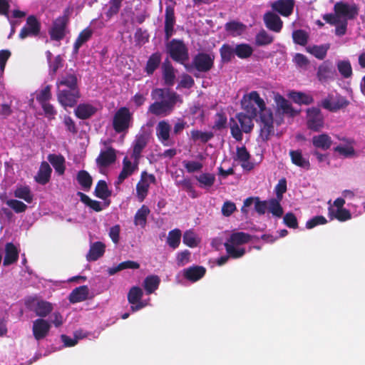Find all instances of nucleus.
<instances>
[{
	"mask_svg": "<svg viewBox=\"0 0 365 365\" xmlns=\"http://www.w3.org/2000/svg\"><path fill=\"white\" fill-rule=\"evenodd\" d=\"M242 109L251 116L259 115L261 121V136L267 139L273 132V115L270 109L266 107L264 101L257 91H251L243 96L241 100Z\"/></svg>",
	"mask_w": 365,
	"mask_h": 365,
	"instance_id": "1",
	"label": "nucleus"
},
{
	"mask_svg": "<svg viewBox=\"0 0 365 365\" xmlns=\"http://www.w3.org/2000/svg\"><path fill=\"white\" fill-rule=\"evenodd\" d=\"M334 11V14H324L323 19L327 23L334 25L336 35L341 36L346 34L347 21L354 19L357 15L358 8L354 3L339 1L335 4Z\"/></svg>",
	"mask_w": 365,
	"mask_h": 365,
	"instance_id": "2",
	"label": "nucleus"
},
{
	"mask_svg": "<svg viewBox=\"0 0 365 365\" xmlns=\"http://www.w3.org/2000/svg\"><path fill=\"white\" fill-rule=\"evenodd\" d=\"M153 98L159 100L149 107V111L156 115H166L168 114L173 105L178 101V96L169 90L160 88L155 89L152 92Z\"/></svg>",
	"mask_w": 365,
	"mask_h": 365,
	"instance_id": "3",
	"label": "nucleus"
},
{
	"mask_svg": "<svg viewBox=\"0 0 365 365\" xmlns=\"http://www.w3.org/2000/svg\"><path fill=\"white\" fill-rule=\"evenodd\" d=\"M250 240V236L248 234L241 232L232 233L225 243V247L229 256L233 258L242 257L245 253L243 246Z\"/></svg>",
	"mask_w": 365,
	"mask_h": 365,
	"instance_id": "4",
	"label": "nucleus"
},
{
	"mask_svg": "<svg viewBox=\"0 0 365 365\" xmlns=\"http://www.w3.org/2000/svg\"><path fill=\"white\" fill-rule=\"evenodd\" d=\"M344 199L336 198L333 205H330L329 207V216L331 218L337 219L341 222H344L350 220L352 215H354V216H358L365 212V203L363 205V209H361L359 211H353L352 214L349 210L344 208Z\"/></svg>",
	"mask_w": 365,
	"mask_h": 365,
	"instance_id": "5",
	"label": "nucleus"
},
{
	"mask_svg": "<svg viewBox=\"0 0 365 365\" xmlns=\"http://www.w3.org/2000/svg\"><path fill=\"white\" fill-rule=\"evenodd\" d=\"M255 116L240 113L237 115L236 120H232L230 124L232 136L237 140L242 139V131L250 132L253 128L252 118Z\"/></svg>",
	"mask_w": 365,
	"mask_h": 365,
	"instance_id": "6",
	"label": "nucleus"
},
{
	"mask_svg": "<svg viewBox=\"0 0 365 365\" xmlns=\"http://www.w3.org/2000/svg\"><path fill=\"white\" fill-rule=\"evenodd\" d=\"M133 120V115L125 107L119 108L113 116V125L118 133L123 132L128 129Z\"/></svg>",
	"mask_w": 365,
	"mask_h": 365,
	"instance_id": "7",
	"label": "nucleus"
},
{
	"mask_svg": "<svg viewBox=\"0 0 365 365\" xmlns=\"http://www.w3.org/2000/svg\"><path fill=\"white\" fill-rule=\"evenodd\" d=\"M307 125L314 131H319L324 126V116L319 109L310 108L307 110Z\"/></svg>",
	"mask_w": 365,
	"mask_h": 365,
	"instance_id": "8",
	"label": "nucleus"
},
{
	"mask_svg": "<svg viewBox=\"0 0 365 365\" xmlns=\"http://www.w3.org/2000/svg\"><path fill=\"white\" fill-rule=\"evenodd\" d=\"M167 50L171 58L176 61L183 63L188 58L187 51L182 41L173 40L167 45Z\"/></svg>",
	"mask_w": 365,
	"mask_h": 365,
	"instance_id": "9",
	"label": "nucleus"
},
{
	"mask_svg": "<svg viewBox=\"0 0 365 365\" xmlns=\"http://www.w3.org/2000/svg\"><path fill=\"white\" fill-rule=\"evenodd\" d=\"M155 178L152 174L146 172L141 173L140 180L136 185V196L140 202H143L146 197L150 185L155 183Z\"/></svg>",
	"mask_w": 365,
	"mask_h": 365,
	"instance_id": "10",
	"label": "nucleus"
},
{
	"mask_svg": "<svg viewBox=\"0 0 365 365\" xmlns=\"http://www.w3.org/2000/svg\"><path fill=\"white\" fill-rule=\"evenodd\" d=\"M143 294L142 289L138 287H133L130 289L128 294V299L129 303L131 304L130 309L133 312L140 310L149 304V299L141 300Z\"/></svg>",
	"mask_w": 365,
	"mask_h": 365,
	"instance_id": "11",
	"label": "nucleus"
},
{
	"mask_svg": "<svg viewBox=\"0 0 365 365\" xmlns=\"http://www.w3.org/2000/svg\"><path fill=\"white\" fill-rule=\"evenodd\" d=\"M29 307L31 311L41 317H46L53 309V306L51 303L37 298L30 300L29 302Z\"/></svg>",
	"mask_w": 365,
	"mask_h": 365,
	"instance_id": "12",
	"label": "nucleus"
},
{
	"mask_svg": "<svg viewBox=\"0 0 365 365\" xmlns=\"http://www.w3.org/2000/svg\"><path fill=\"white\" fill-rule=\"evenodd\" d=\"M79 97L78 90L59 89L58 93V101L65 108L73 107Z\"/></svg>",
	"mask_w": 365,
	"mask_h": 365,
	"instance_id": "13",
	"label": "nucleus"
},
{
	"mask_svg": "<svg viewBox=\"0 0 365 365\" xmlns=\"http://www.w3.org/2000/svg\"><path fill=\"white\" fill-rule=\"evenodd\" d=\"M51 324L44 319H37L32 323V332L36 340L40 341L45 339L51 329Z\"/></svg>",
	"mask_w": 365,
	"mask_h": 365,
	"instance_id": "14",
	"label": "nucleus"
},
{
	"mask_svg": "<svg viewBox=\"0 0 365 365\" xmlns=\"http://www.w3.org/2000/svg\"><path fill=\"white\" fill-rule=\"evenodd\" d=\"M348 104V101L339 95H329L322 102L323 108L330 111H336L347 106Z\"/></svg>",
	"mask_w": 365,
	"mask_h": 365,
	"instance_id": "15",
	"label": "nucleus"
},
{
	"mask_svg": "<svg viewBox=\"0 0 365 365\" xmlns=\"http://www.w3.org/2000/svg\"><path fill=\"white\" fill-rule=\"evenodd\" d=\"M252 206L258 214L263 215L267 210L268 200L261 201L259 197H248L244 201L243 206L241 209L242 212L247 214L249 208Z\"/></svg>",
	"mask_w": 365,
	"mask_h": 365,
	"instance_id": "16",
	"label": "nucleus"
},
{
	"mask_svg": "<svg viewBox=\"0 0 365 365\" xmlns=\"http://www.w3.org/2000/svg\"><path fill=\"white\" fill-rule=\"evenodd\" d=\"M67 23L68 19L66 16H61L56 19L49 30L51 38L56 41L62 39L66 33Z\"/></svg>",
	"mask_w": 365,
	"mask_h": 365,
	"instance_id": "17",
	"label": "nucleus"
},
{
	"mask_svg": "<svg viewBox=\"0 0 365 365\" xmlns=\"http://www.w3.org/2000/svg\"><path fill=\"white\" fill-rule=\"evenodd\" d=\"M170 125L165 120L160 121L156 126L157 137L165 146H170L174 143L170 138Z\"/></svg>",
	"mask_w": 365,
	"mask_h": 365,
	"instance_id": "18",
	"label": "nucleus"
},
{
	"mask_svg": "<svg viewBox=\"0 0 365 365\" xmlns=\"http://www.w3.org/2000/svg\"><path fill=\"white\" fill-rule=\"evenodd\" d=\"M133 160V162H132L128 157L124 158L123 160V169L116 181L117 185L121 184L126 178L132 175L138 170V160Z\"/></svg>",
	"mask_w": 365,
	"mask_h": 365,
	"instance_id": "19",
	"label": "nucleus"
},
{
	"mask_svg": "<svg viewBox=\"0 0 365 365\" xmlns=\"http://www.w3.org/2000/svg\"><path fill=\"white\" fill-rule=\"evenodd\" d=\"M214 59L212 53H201L195 56L193 63L199 71L205 72L212 67Z\"/></svg>",
	"mask_w": 365,
	"mask_h": 365,
	"instance_id": "20",
	"label": "nucleus"
},
{
	"mask_svg": "<svg viewBox=\"0 0 365 365\" xmlns=\"http://www.w3.org/2000/svg\"><path fill=\"white\" fill-rule=\"evenodd\" d=\"M274 101L276 103L277 110L278 112L289 116H294L298 113V112L292 108L290 103L279 93L274 94Z\"/></svg>",
	"mask_w": 365,
	"mask_h": 365,
	"instance_id": "21",
	"label": "nucleus"
},
{
	"mask_svg": "<svg viewBox=\"0 0 365 365\" xmlns=\"http://www.w3.org/2000/svg\"><path fill=\"white\" fill-rule=\"evenodd\" d=\"M293 0H277L272 4V8L284 16H289L293 11Z\"/></svg>",
	"mask_w": 365,
	"mask_h": 365,
	"instance_id": "22",
	"label": "nucleus"
},
{
	"mask_svg": "<svg viewBox=\"0 0 365 365\" xmlns=\"http://www.w3.org/2000/svg\"><path fill=\"white\" fill-rule=\"evenodd\" d=\"M335 75V71L333 68L332 63L326 61L323 62L318 68L317 76L319 81L325 82L332 78Z\"/></svg>",
	"mask_w": 365,
	"mask_h": 365,
	"instance_id": "23",
	"label": "nucleus"
},
{
	"mask_svg": "<svg viewBox=\"0 0 365 365\" xmlns=\"http://www.w3.org/2000/svg\"><path fill=\"white\" fill-rule=\"evenodd\" d=\"M266 26L274 32H279L282 28L283 22L278 15L272 12H267L264 16Z\"/></svg>",
	"mask_w": 365,
	"mask_h": 365,
	"instance_id": "24",
	"label": "nucleus"
},
{
	"mask_svg": "<svg viewBox=\"0 0 365 365\" xmlns=\"http://www.w3.org/2000/svg\"><path fill=\"white\" fill-rule=\"evenodd\" d=\"M39 31V24L34 16H29L27 19L26 25L21 29L19 36L21 38H25L29 36H35Z\"/></svg>",
	"mask_w": 365,
	"mask_h": 365,
	"instance_id": "25",
	"label": "nucleus"
},
{
	"mask_svg": "<svg viewBox=\"0 0 365 365\" xmlns=\"http://www.w3.org/2000/svg\"><path fill=\"white\" fill-rule=\"evenodd\" d=\"M205 274V269L200 266H192L182 270L183 276L190 282H195Z\"/></svg>",
	"mask_w": 365,
	"mask_h": 365,
	"instance_id": "26",
	"label": "nucleus"
},
{
	"mask_svg": "<svg viewBox=\"0 0 365 365\" xmlns=\"http://www.w3.org/2000/svg\"><path fill=\"white\" fill-rule=\"evenodd\" d=\"M115 160V153L111 148H108L105 150H102L96 159L98 165L103 167L112 164Z\"/></svg>",
	"mask_w": 365,
	"mask_h": 365,
	"instance_id": "27",
	"label": "nucleus"
},
{
	"mask_svg": "<svg viewBox=\"0 0 365 365\" xmlns=\"http://www.w3.org/2000/svg\"><path fill=\"white\" fill-rule=\"evenodd\" d=\"M250 155L245 147L237 148L235 160L245 170H250L253 168V164L250 161Z\"/></svg>",
	"mask_w": 365,
	"mask_h": 365,
	"instance_id": "28",
	"label": "nucleus"
},
{
	"mask_svg": "<svg viewBox=\"0 0 365 365\" xmlns=\"http://www.w3.org/2000/svg\"><path fill=\"white\" fill-rule=\"evenodd\" d=\"M313 145L324 150L329 149L332 143L331 138L327 134L323 133L317 135H314L312 139Z\"/></svg>",
	"mask_w": 365,
	"mask_h": 365,
	"instance_id": "29",
	"label": "nucleus"
},
{
	"mask_svg": "<svg viewBox=\"0 0 365 365\" xmlns=\"http://www.w3.org/2000/svg\"><path fill=\"white\" fill-rule=\"evenodd\" d=\"M104 252L105 245L101 242H96L91 244L90 250L86 255V258L88 261H95L103 256Z\"/></svg>",
	"mask_w": 365,
	"mask_h": 365,
	"instance_id": "30",
	"label": "nucleus"
},
{
	"mask_svg": "<svg viewBox=\"0 0 365 365\" xmlns=\"http://www.w3.org/2000/svg\"><path fill=\"white\" fill-rule=\"evenodd\" d=\"M5 257L4 265L8 266L16 262L19 257V250L17 247L12 243H7L5 247Z\"/></svg>",
	"mask_w": 365,
	"mask_h": 365,
	"instance_id": "31",
	"label": "nucleus"
},
{
	"mask_svg": "<svg viewBox=\"0 0 365 365\" xmlns=\"http://www.w3.org/2000/svg\"><path fill=\"white\" fill-rule=\"evenodd\" d=\"M289 155L292 163L295 165L307 170L309 168V160L303 156L300 150H290Z\"/></svg>",
	"mask_w": 365,
	"mask_h": 365,
	"instance_id": "32",
	"label": "nucleus"
},
{
	"mask_svg": "<svg viewBox=\"0 0 365 365\" xmlns=\"http://www.w3.org/2000/svg\"><path fill=\"white\" fill-rule=\"evenodd\" d=\"M51 174V168L48 163L43 162L40 166L37 175L35 177L36 180L42 185L48 182Z\"/></svg>",
	"mask_w": 365,
	"mask_h": 365,
	"instance_id": "33",
	"label": "nucleus"
},
{
	"mask_svg": "<svg viewBox=\"0 0 365 365\" xmlns=\"http://www.w3.org/2000/svg\"><path fill=\"white\" fill-rule=\"evenodd\" d=\"M96 111L95 107L91 104L83 103L78 106L75 110L76 115L81 119H86L91 117Z\"/></svg>",
	"mask_w": 365,
	"mask_h": 365,
	"instance_id": "34",
	"label": "nucleus"
},
{
	"mask_svg": "<svg viewBox=\"0 0 365 365\" xmlns=\"http://www.w3.org/2000/svg\"><path fill=\"white\" fill-rule=\"evenodd\" d=\"M14 195L24 200L27 203H31L34 198L29 187L26 185H18L14 191Z\"/></svg>",
	"mask_w": 365,
	"mask_h": 365,
	"instance_id": "35",
	"label": "nucleus"
},
{
	"mask_svg": "<svg viewBox=\"0 0 365 365\" xmlns=\"http://www.w3.org/2000/svg\"><path fill=\"white\" fill-rule=\"evenodd\" d=\"M175 16L173 9L167 8L165 11V31L166 38L168 39L173 34Z\"/></svg>",
	"mask_w": 365,
	"mask_h": 365,
	"instance_id": "36",
	"label": "nucleus"
},
{
	"mask_svg": "<svg viewBox=\"0 0 365 365\" xmlns=\"http://www.w3.org/2000/svg\"><path fill=\"white\" fill-rule=\"evenodd\" d=\"M48 160L54 168L56 173L63 175L65 172V158L59 155H49Z\"/></svg>",
	"mask_w": 365,
	"mask_h": 365,
	"instance_id": "37",
	"label": "nucleus"
},
{
	"mask_svg": "<svg viewBox=\"0 0 365 365\" xmlns=\"http://www.w3.org/2000/svg\"><path fill=\"white\" fill-rule=\"evenodd\" d=\"M88 295V289L86 286L79 287L71 293L69 299L72 303H76L84 301Z\"/></svg>",
	"mask_w": 365,
	"mask_h": 365,
	"instance_id": "38",
	"label": "nucleus"
},
{
	"mask_svg": "<svg viewBox=\"0 0 365 365\" xmlns=\"http://www.w3.org/2000/svg\"><path fill=\"white\" fill-rule=\"evenodd\" d=\"M57 86L59 89H61L62 86H66L70 91L78 90L77 88V78L75 75L69 74L66 76H62L58 81Z\"/></svg>",
	"mask_w": 365,
	"mask_h": 365,
	"instance_id": "39",
	"label": "nucleus"
},
{
	"mask_svg": "<svg viewBox=\"0 0 365 365\" xmlns=\"http://www.w3.org/2000/svg\"><path fill=\"white\" fill-rule=\"evenodd\" d=\"M246 29V26L238 21H231L225 24V30L232 36L241 35Z\"/></svg>",
	"mask_w": 365,
	"mask_h": 365,
	"instance_id": "40",
	"label": "nucleus"
},
{
	"mask_svg": "<svg viewBox=\"0 0 365 365\" xmlns=\"http://www.w3.org/2000/svg\"><path fill=\"white\" fill-rule=\"evenodd\" d=\"M146 145V140L143 135L136 136L133 143V154L132 158L135 160H138L140 153Z\"/></svg>",
	"mask_w": 365,
	"mask_h": 365,
	"instance_id": "41",
	"label": "nucleus"
},
{
	"mask_svg": "<svg viewBox=\"0 0 365 365\" xmlns=\"http://www.w3.org/2000/svg\"><path fill=\"white\" fill-rule=\"evenodd\" d=\"M160 282V278L156 275L148 276L143 282V287L146 292L148 294L154 292L158 288Z\"/></svg>",
	"mask_w": 365,
	"mask_h": 365,
	"instance_id": "42",
	"label": "nucleus"
},
{
	"mask_svg": "<svg viewBox=\"0 0 365 365\" xmlns=\"http://www.w3.org/2000/svg\"><path fill=\"white\" fill-rule=\"evenodd\" d=\"M289 98H290L294 102L298 104H310L312 103V98L304 93L291 91L288 93Z\"/></svg>",
	"mask_w": 365,
	"mask_h": 365,
	"instance_id": "43",
	"label": "nucleus"
},
{
	"mask_svg": "<svg viewBox=\"0 0 365 365\" xmlns=\"http://www.w3.org/2000/svg\"><path fill=\"white\" fill-rule=\"evenodd\" d=\"M282 200L270 199L268 200V208L269 212L276 217H281L283 215L284 210L280 204Z\"/></svg>",
	"mask_w": 365,
	"mask_h": 365,
	"instance_id": "44",
	"label": "nucleus"
},
{
	"mask_svg": "<svg viewBox=\"0 0 365 365\" xmlns=\"http://www.w3.org/2000/svg\"><path fill=\"white\" fill-rule=\"evenodd\" d=\"M329 48L328 44L321 45V46H308L307 48V51L314 56L318 59L322 60L325 58L327 51Z\"/></svg>",
	"mask_w": 365,
	"mask_h": 365,
	"instance_id": "45",
	"label": "nucleus"
},
{
	"mask_svg": "<svg viewBox=\"0 0 365 365\" xmlns=\"http://www.w3.org/2000/svg\"><path fill=\"white\" fill-rule=\"evenodd\" d=\"M93 31L91 29L86 28L83 30L78 35L76 42L73 45V50L75 53L78 51L80 47L86 43L91 37Z\"/></svg>",
	"mask_w": 365,
	"mask_h": 365,
	"instance_id": "46",
	"label": "nucleus"
},
{
	"mask_svg": "<svg viewBox=\"0 0 365 365\" xmlns=\"http://www.w3.org/2000/svg\"><path fill=\"white\" fill-rule=\"evenodd\" d=\"M150 213V210L145 205H143L136 212L134 219L135 225H140L142 227L146 224L147 217Z\"/></svg>",
	"mask_w": 365,
	"mask_h": 365,
	"instance_id": "47",
	"label": "nucleus"
},
{
	"mask_svg": "<svg viewBox=\"0 0 365 365\" xmlns=\"http://www.w3.org/2000/svg\"><path fill=\"white\" fill-rule=\"evenodd\" d=\"M253 48L247 43H240L235 46V54L240 58H247L252 56Z\"/></svg>",
	"mask_w": 365,
	"mask_h": 365,
	"instance_id": "48",
	"label": "nucleus"
},
{
	"mask_svg": "<svg viewBox=\"0 0 365 365\" xmlns=\"http://www.w3.org/2000/svg\"><path fill=\"white\" fill-rule=\"evenodd\" d=\"M336 66L339 72L343 77L349 78L352 75V68L349 60L338 61Z\"/></svg>",
	"mask_w": 365,
	"mask_h": 365,
	"instance_id": "49",
	"label": "nucleus"
},
{
	"mask_svg": "<svg viewBox=\"0 0 365 365\" xmlns=\"http://www.w3.org/2000/svg\"><path fill=\"white\" fill-rule=\"evenodd\" d=\"M200 241V237L197 236L196 233L192 232V230H187L184 233L183 235V242L190 247H194L197 246Z\"/></svg>",
	"mask_w": 365,
	"mask_h": 365,
	"instance_id": "50",
	"label": "nucleus"
},
{
	"mask_svg": "<svg viewBox=\"0 0 365 365\" xmlns=\"http://www.w3.org/2000/svg\"><path fill=\"white\" fill-rule=\"evenodd\" d=\"M180 239H181V232L180 230L175 229V230L170 231L168 233V236L167 238V242L170 247L175 249L179 246L180 242Z\"/></svg>",
	"mask_w": 365,
	"mask_h": 365,
	"instance_id": "51",
	"label": "nucleus"
},
{
	"mask_svg": "<svg viewBox=\"0 0 365 365\" xmlns=\"http://www.w3.org/2000/svg\"><path fill=\"white\" fill-rule=\"evenodd\" d=\"M274 37L264 30L260 31L255 37V43L257 46H265L272 43Z\"/></svg>",
	"mask_w": 365,
	"mask_h": 365,
	"instance_id": "52",
	"label": "nucleus"
},
{
	"mask_svg": "<svg viewBox=\"0 0 365 365\" xmlns=\"http://www.w3.org/2000/svg\"><path fill=\"white\" fill-rule=\"evenodd\" d=\"M191 138L194 141H200L206 143L212 138V133L209 132H203L198 130H193L190 132Z\"/></svg>",
	"mask_w": 365,
	"mask_h": 365,
	"instance_id": "53",
	"label": "nucleus"
},
{
	"mask_svg": "<svg viewBox=\"0 0 365 365\" xmlns=\"http://www.w3.org/2000/svg\"><path fill=\"white\" fill-rule=\"evenodd\" d=\"M202 187H210L215 181V177L210 173H202L196 177Z\"/></svg>",
	"mask_w": 365,
	"mask_h": 365,
	"instance_id": "54",
	"label": "nucleus"
},
{
	"mask_svg": "<svg viewBox=\"0 0 365 365\" xmlns=\"http://www.w3.org/2000/svg\"><path fill=\"white\" fill-rule=\"evenodd\" d=\"M160 62V55L158 53H153L147 62L145 71L148 74H152L158 68Z\"/></svg>",
	"mask_w": 365,
	"mask_h": 365,
	"instance_id": "55",
	"label": "nucleus"
},
{
	"mask_svg": "<svg viewBox=\"0 0 365 365\" xmlns=\"http://www.w3.org/2000/svg\"><path fill=\"white\" fill-rule=\"evenodd\" d=\"M77 180L84 189H89L92 184L91 175L85 170H81L78 173Z\"/></svg>",
	"mask_w": 365,
	"mask_h": 365,
	"instance_id": "56",
	"label": "nucleus"
},
{
	"mask_svg": "<svg viewBox=\"0 0 365 365\" xmlns=\"http://www.w3.org/2000/svg\"><path fill=\"white\" fill-rule=\"evenodd\" d=\"M5 202L11 209L17 213L24 212L27 208L26 204L18 200L9 199L6 200Z\"/></svg>",
	"mask_w": 365,
	"mask_h": 365,
	"instance_id": "57",
	"label": "nucleus"
},
{
	"mask_svg": "<svg viewBox=\"0 0 365 365\" xmlns=\"http://www.w3.org/2000/svg\"><path fill=\"white\" fill-rule=\"evenodd\" d=\"M95 192L98 197L103 200L110 196V192L108 191L107 185L106 182L103 180H100L97 184Z\"/></svg>",
	"mask_w": 365,
	"mask_h": 365,
	"instance_id": "58",
	"label": "nucleus"
},
{
	"mask_svg": "<svg viewBox=\"0 0 365 365\" xmlns=\"http://www.w3.org/2000/svg\"><path fill=\"white\" fill-rule=\"evenodd\" d=\"M220 54L223 61H230L235 54V47L225 44L220 48Z\"/></svg>",
	"mask_w": 365,
	"mask_h": 365,
	"instance_id": "59",
	"label": "nucleus"
},
{
	"mask_svg": "<svg viewBox=\"0 0 365 365\" xmlns=\"http://www.w3.org/2000/svg\"><path fill=\"white\" fill-rule=\"evenodd\" d=\"M78 195L80 196L81 200L91 208L96 211L101 210V203L99 202L90 199L87 195L82 192H78Z\"/></svg>",
	"mask_w": 365,
	"mask_h": 365,
	"instance_id": "60",
	"label": "nucleus"
},
{
	"mask_svg": "<svg viewBox=\"0 0 365 365\" xmlns=\"http://www.w3.org/2000/svg\"><path fill=\"white\" fill-rule=\"evenodd\" d=\"M182 165L188 173L200 171L203 167L200 162L193 160H184Z\"/></svg>",
	"mask_w": 365,
	"mask_h": 365,
	"instance_id": "61",
	"label": "nucleus"
},
{
	"mask_svg": "<svg viewBox=\"0 0 365 365\" xmlns=\"http://www.w3.org/2000/svg\"><path fill=\"white\" fill-rule=\"evenodd\" d=\"M163 76L166 83L172 84L175 79L173 68L168 63H165L163 66Z\"/></svg>",
	"mask_w": 365,
	"mask_h": 365,
	"instance_id": "62",
	"label": "nucleus"
},
{
	"mask_svg": "<svg viewBox=\"0 0 365 365\" xmlns=\"http://www.w3.org/2000/svg\"><path fill=\"white\" fill-rule=\"evenodd\" d=\"M293 40L296 43L305 45L307 42L308 34L302 30H297L292 34Z\"/></svg>",
	"mask_w": 365,
	"mask_h": 365,
	"instance_id": "63",
	"label": "nucleus"
},
{
	"mask_svg": "<svg viewBox=\"0 0 365 365\" xmlns=\"http://www.w3.org/2000/svg\"><path fill=\"white\" fill-rule=\"evenodd\" d=\"M51 98V88L46 86L36 93V99L41 103H45Z\"/></svg>",
	"mask_w": 365,
	"mask_h": 365,
	"instance_id": "64",
	"label": "nucleus"
}]
</instances>
